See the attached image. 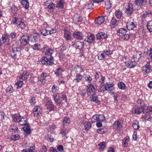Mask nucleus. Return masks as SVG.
I'll use <instances>...</instances> for the list:
<instances>
[{
	"label": "nucleus",
	"mask_w": 152,
	"mask_h": 152,
	"mask_svg": "<svg viewBox=\"0 0 152 152\" xmlns=\"http://www.w3.org/2000/svg\"><path fill=\"white\" fill-rule=\"evenodd\" d=\"M20 49L19 48L17 47L12 48L10 54L14 59H19L23 57V55L19 50Z\"/></svg>",
	"instance_id": "1"
},
{
	"label": "nucleus",
	"mask_w": 152,
	"mask_h": 152,
	"mask_svg": "<svg viewBox=\"0 0 152 152\" xmlns=\"http://www.w3.org/2000/svg\"><path fill=\"white\" fill-rule=\"evenodd\" d=\"M127 31L124 28H121L117 31V34L121 37L124 40H128L129 38V35L126 34Z\"/></svg>",
	"instance_id": "2"
},
{
	"label": "nucleus",
	"mask_w": 152,
	"mask_h": 152,
	"mask_svg": "<svg viewBox=\"0 0 152 152\" xmlns=\"http://www.w3.org/2000/svg\"><path fill=\"white\" fill-rule=\"evenodd\" d=\"M136 9L139 10L146 7L147 1L146 0H134Z\"/></svg>",
	"instance_id": "3"
},
{
	"label": "nucleus",
	"mask_w": 152,
	"mask_h": 152,
	"mask_svg": "<svg viewBox=\"0 0 152 152\" xmlns=\"http://www.w3.org/2000/svg\"><path fill=\"white\" fill-rule=\"evenodd\" d=\"M125 13L126 15L128 16H131L133 13L134 9L132 4L131 3H127L125 6Z\"/></svg>",
	"instance_id": "4"
},
{
	"label": "nucleus",
	"mask_w": 152,
	"mask_h": 152,
	"mask_svg": "<svg viewBox=\"0 0 152 152\" xmlns=\"http://www.w3.org/2000/svg\"><path fill=\"white\" fill-rule=\"evenodd\" d=\"M42 64L51 65L53 64V57L47 58V57H43L40 60Z\"/></svg>",
	"instance_id": "5"
},
{
	"label": "nucleus",
	"mask_w": 152,
	"mask_h": 152,
	"mask_svg": "<svg viewBox=\"0 0 152 152\" xmlns=\"http://www.w3.org/2000/svg\"><path fill=\"white\" fill-rule=\"evenodd\" d=\"M30 75V73L26 71H22L20 72L17 79L24 81L29 78Z\"/></svg>",
	"instance_id": "6"
},
{
	"label": "nucleus",
	"mask_w": 152,
	"mask_h": 152,
	"mask_svg": "<svg viewBox=\"0 0 152 152\" xmlns=\"http://www.w3.org/2000/svg\"><path fill=\"white\" fill-rule=\"evenodd\" d=\"M44 102L45 103V106L50 111L54 109V106L52 104L51 99L48 98H45Z\"/></svg>",
	"instance_id": "7"
},
{
	"label": "nucleus",
	"mask_w": 152,
	"mask_h": 152,
	"mask_svg": "<svg viewBox=\"0 0 152 152\" xmlns=\"http://www.w3.org/2000/svg\"><path fill=\"white\" fill-rule=\"evenodd\" d=\"M87 94L88 96L91 95V93H94L96 91L94 85L91 83L88 84L86 86Z\"/></svg>",
	"instance_id": "8"
},
{
	"label": "nucleus",
	"mask_w": 152,
	"mask_h": 152,
	"mask_svg": "<svg viewBox=\"0 0 152 152\" xmlns=\"http://www.w3.org/2000/svg\"><path fill=\"white\" fill-rule=\"evenodd\" d=\"M42 50L45 55L50 56V57H52V54L54 52V50L53 49L50 48L46 45L44 46L42 49Z\"/></svg>",
	"instance_id": "9"
},
{
	"label": "nucleus",
	"mask_w": 152,
	"mask_h": 152,
	"mask_svg": "<svg viewBox=\"0 0 152 152\" xmlns=\"http://www.w3.org/2000/svg\"><path fill=\"white\" fill-rule=\"evenodd\" d=\"M84 43L83 42H81L79 41L72 42V45L76 49H78L79 50L82 49L84 47Z\"/></svg>",
	"instance_id": "10"
},
{
	"label": "nucleus",
	"mask_w": 152,
	"mask_h": 152,
	"mask_svg": "<svg viewBox=\"0 0 152 152\" xmlns=\"http://www.w3.org/2000/svg\"><path fill=\"white\" fill-rule=\"evenodd\" d=\"M29 38L26 35H23L20 37V41L21 45H26L29 43Z\"/></svg>",
	"instance_id": "11"
},
{
	"label": "nucleus",
	"mask_w": 152,
	"mask_h": 152,
	"mask_svg": "<svg viewBox=\"0 0 152 152\" xmlns=\"http://www.w3.org/2000/svg\"><path fill=\"white\" fill-rule=\"evenodd\" d=\"M122 124L121 121L119 120H116L114 123L113 127L115 130H120L122 128Z\"/></svg>",
	"instance_id": "12"
},
{
	"label": "nucleus",
	"mask_w": 152,
	"mask_h": 152,
	"mask_svg": "<svg viewBox=\"0 0 152 152\" xmlns=\"http://www.w3.org/2000/svg\"><path fill=\"white\" fill-rule=\"evenodd\" d=\"M59 93L54 94L53 95L54 100L55 101L57 105H60V104L62 102V100L61 99Z\"/></svg>",
	"instance_id": "13"
},
{
	"label": "nucleus",
	"mask_w": 152,
	"mask_h": 152,
	"mask_svg": "<svg viewBox=\"0 0 152 152\" xmlns=\"http://www.w3.org/2000/svg\"><path fill=\"white\" fill-rule=\"evenodd\" d=\"M40 107L38 106H35L33 110V113L35 117H37L41 113L42 111Z\"/></svg>",
	"instance_id": "14"
},
{
	"label": "nucleus",
	"mask_w": 152,
	"mask_h": 152,
	"mask_svg": "<svg viewBox=\"0 0 152 152\" xmlns=\"http://www.w3.org/2000/svg\"><path fill=\"white\" fill-rule=\"evenodd\" d=\"M19 124L21 125L27 126L28 123H27V118L25 116H21L18 122Z\"/></svg>",
	"instance_id": "15"
},
{
	"label": "nucleus",
	"mask_w": 152,
	"mask_h": 152,
	"mask_svg": "<svg viewBox=\"0 0 152 152\" xmlns=\"http://www.w3.org/2000/svg\"><path fill=\"white\" fill-rule=\"evenodd\" d=\"M142 53L141 52H136L133 56V58L134 62H138L139 60H141Z\"/></svg>",
	"instance_id": "16"
},
{
	"label": "nucleus",
	"mask_w": 152,
	"mask_h": 152,
	"mask_svg": "<svg viewBox=\"0 0 152 152\" xmlns=\"http://www.w3.org/2000/svg\"><path fill=\"white\" fill-rule=\"evenodd\" d=\"M1 38L3 43H5L7 42L6 45H8L10 43V36L9 34H6L3 35Z\"/></svg>",
	"instance_id": "17"
},
{
	"label": "nucleus",
	"mask_w": 152,
	"mask_h": 152,
	"mask_svg": "<svg viewBox=\"0 0 152 152\" xmlns=\"http://www.w3.org/2000/svg\"><path fill=\"white\" fill-rule=\"evenodd\" d=\"M126 27L128 30H133L136 27V25L134 22L128 21L126 23Z\"/></svg>",
	"instance_id": "18"
},
{
	"label": "nucleus",
	"mask_w": 152,
	"mask_h": 152,
	"mask_svg": "<svg viewBox=\"0 0 152 152\" xmlns=\"http://www.w3.org/2000/svg\"><path fill=\"white\" fill-rule=\"evenodd\" d=\"M73 20L75 24H79L83 21V18L79 15H75L73 17Z\"/></svg>",
	"instance_id": "19"
},
{
	"label": "nucleus",
	"mask_w": 152,
	"mask_h": 152,
	"mask_svg": "<svg viewBox=\"0 0 152 152\" xmlns=\"http://www.w3.org/2000/svg\"><path fill=\"white\" fill-rule=\"evenodd\" d=\"M47 77V74L46 73H42L40 76L38 77V80L44 85L46 83V78Z\"/></svg>",
	"instance_id": "20"
},
{
	"label": "nucleus",
	"mask_w": 152,
	"mask_h": 152,
	"mask_svg": "<svg viewBox=\"0 0 152 152\" xmlns=\"http://www.w3.org/2000/svg\"><path fill=\"white\" fill-rule=\"evenodd\" d=\"M111 27L113 28L118 26L119 23V21L116 20L114 17H113L111 20Z\"/></svg>",
	"instance_id": "21"
},
{
	"label": "nucleus",
	"mask_w": 152,
	"mask_h": 152,
	"mask_svg": "<svg viewBox=\"0 0 152 152\" xmlns=\"http://www.w3.org/2000/svg\"><path fill=\"white\" fill-rule=\"evenodd\" d=\"M126 66L128 68L131 69L134 68L137 65L135 62L132 61H128L125 62Z\"/></svg>",
	"instance_id": "22"
},
{
	"label": "nucleus",
	"mask_w": 152,
	"mask_h": 152,
	"mask_svg": "<svg viewBox=\"0 0 152 152\" xmlns=\"http://www.w3.org/2000/svg\"><path fill=\"white\" fill-rule=\"evenodd\" d=\"M96 38L99 39H106L107 38V35L103 32H99L96 35Z\"/></svg>",
	"instance_id": "23"
},
{
	"label": "nucleus",
	"mask_w": 152,
	"mask_h": 152,
	"mask_svg": "<svg viewBox=\"0 0 152 152\" xmlns=\"http://www.w3.org/2000/svg\"><path fill=\"white\" fill-rule=\"evenodd\" d=\"M12 121L15 122H18L21 117V115L19 113L15 114L12 115Z\"/></svg>",
	"instance_id": "24"
},
{
	"label": "nucleus",
	"mask_w": 152,
	"mask_h": 152,
	"mask_svg": "<svg viewBox=\"0 0 152 152\" xmlns=\"http://www.w3.org/2000/svg\"><path fill=\"white\" fill-rule=\"evenodd\" d=\"M95 39L94 35L92 34H90L87 37V38L85 39V41L89 43H92L94 42Z\"/></svg>",
	"instance_id": "25"
},
{
	"label": "nucleus",
	"mask_w": 152,
	"mask_h": 152,
	"mask_svg": "<svg viewBox=\"0 0 152 152\" xmlns=\"http://www.w3.org/2000/svg\"><path fill=\"white\" fill-rule=\"evenodd\" d=\"M18 23L17 26H19L22 29H24L26 27V24L25 21L23 17Z\"/></svg>",
	"instance_id": "26"
},
{
	"label": "nucleus",
	"mask_w": 152,
	"mask_h": 152,
	"mask_svg": "<svg viewBox=\"0 0 152 152\" xmlns=\"http://www.w3.org/2000/svg\"><path fill=\"white\" fill-rule=\"evenodd\" d=\"M105 17H107V16H102L98 17L95 19L96 23L98 24H101L104 21Z\"/></svg>",
	"instance_id": "27"
},
{
	"label": "nucleus",
	"mask_w": 152,
	"mask_h": 152,
	"mask_svg": "<svg viewBox=\"0 0 152 152\" xmlns=\"http://www.w3.org/2000/svg\"><path fill=\"white\" fill-rule=\"evenodd\" d=\"M103 117L102 115L96 114L95 115L93 116L91 118V122L92 123H94L98 121L99 120L102 118Z\"/></svg>",
	"instance_id": "28"
},
{
	"label": "nucleus",
	"mask_w": 152,
	"mask_h": 152,
	"mask_svg": "<svg viewBox=\"0 0 152 152\" xmlns=\"http://www.w3.org/2000/svg\"><path fill=\"white\" fill-rule=\"evenodd\" d=\"M69 128H65L64 126L62 127L60 130V134L64 136H66L69 132Z\"/></svg>",
	"instance_id": "29"
},
{
	"label": "nucleus",
	"mask_w": 152,
	"mask_h": 152,
	"mask_svg": "<svg viewBox=\"0 0 152 152\" xmlns=\"http://www.w3.org/2000/svg\"><path fill=\"white\" fill-rule=\"evenodd\" d=\"M98 96L96 94L94 93L91 95L90 97L91 101L95 102L96 103L100 102V101L98 99Z\"/></svg>",
	"instance_id": "30"
},
{
	"label": "nucleus",
	"mask_w": 152,
	"mask_h": 152,
	"mask_svg": "<svg viewBox=\"0 0 152 152\" xmlns=\"http://www.w3.org/2000/svg\"><path fill=\"white\" fill-rule=\"evenodd\" d=\"M115 16L118 19H120L123 16L122 11L120 9L116 10L114 13Z\"/></svg>",
	"instance_id": "31"
},
{
	"label": "nucleus",
	"mask_w": 152,
	"mask_h": 152,
	"mask_svg": "<svg viewBox=\"0 0 152 152\" xmlns=\"http://www.w3.org/2000/svg\"><path fill=\"white\" fill-rule=\"evenodd\" d=\"M144 108L140 107H135L133 110V112L135 114H139L142 112H143Z\"/></svg>",
	"instance_id": "32"
},
{
	"label": "nucleus",
	"mask_w": 152,
	"mask_h": 152,
	"mask_svg": "<svg viewBox=\"0 0 152 152\" xmlns=\"http://www.w3.org/2000/svg\"><path fill=\"white\" fill-rule=\"evenodd\" d=\"M64 38L66 41L71 39L72 37L71 33L69 31L66 30L64 31Z\"/></svg>",
	"instance_id": "33"
},
{
	"label": "nucleus",
	"mask_w": 152,
	"mask_h": 152,
	"mask_svg": "<svg viewBox=\"0 0 152 152\" xmlns=\"http://www.w3.org/2000/svg\"><path fill=\"white\" fill-rule=\"evenodd\" d=\"M73 35L75 38L78 39H81L83 38V34L81 32L75 31Z\"/></svg>",
	"instance_id": "34"
},
{
	"label": "nucleus",
	"mask_w": 152,
	"mask_h": 152,
	"mask_svg": "<svg viewBox=\"0 0 152 152\" xmlns=\"http://www.w3.org/2000/svg\"><path fill=\"white\" fill-rule=\"evenodd\" d=\"M22 18V17H14L12 18V23L16 26H17L18 24L19 23H19L20 21Z\"/></svg>",
	"instance_id": "35"
},
{
	"label": "nucleus",
	"mask_w": 152,
	"mask_h": 152,
	"mask_svg": "<svg viewBox=\"0 0 152 152\" xmlns=\"http://www.w3.org/2000/svg\"><path fill=\"white\" fill-rule=\"evenodd\" d=\"M21 4L26 9H28L29 7V2L28 0H22Z\"/></svg>",
	"instance_id": "36"
},
{
	"label": "nucleus",
	"mask_w": 152,
	"mask_h": 152,
	"mask_svg": "<svg viewBox=\"0 0 152 152\" xmlns=\"http://www.w3.org/2000/svg\"><path fill=\"white\" fill-rule=\"evenodd\" d=\"M144 54H146L147 58L152 59V49L151 48H149L148 49L146 53L145 52Z\"/></svg>",
	"instance_id": "37"
},
{
	"label": "nucleus",
	"mask_w": 152,
	"mask_h": 152,
	"mask_svg": "<svg viewBox=\"0 0 152 152\" xmlns=\"http://www.w3.org/2000/svg\"><path fill=\"white\" fill-rule=\"evenodd\" d=\"M56 6L54 4L51 3L48 6V11L50 13H52L53 10L55 8Z\"/></svg>",
	"instance_id": "38"
},
{
	"label": "nucleus",
	"mask_w": 152,
	"mask_h": 152,
	"mask_svg": "<svg viewBox=\"0 0 152 152\" xmlns=\"http://www.w3.org/2000/svg\"><path fill=\"white\" fill-rule=\"evenodd\" d=\"M83 79L82 75L79 73H77L76 74L75 78V80L77 83H79Z\"/></svg>",
	"instance_id": "39"
},
{
	"label": "nucleus",
	"mask_w": 152,
	"mask_h": 152,
	"mask_svg": "<svg viewBox=\"0 0 152 152\" xmlns=\"http://www.w3.org/2000/svg\"><path fill=\"white\" fill-rule=\"evenodd\" d=\"M64 0H61L57 3L56 7H58L61 8H63L64 7Z\"/></svg>",
	"instance_id": "40"
},
{
	"label": "nucleus",
	"mask_w": 152,
	"mask_h": 152,
	"mask_svg": "<svg viewBox=\"0 0 152 152\" xmlns=\"http://www.w3.org/2000/svg\"><path fill=\"white\" fill-rule=\"evenodd\" d=\"M152 113V107L151 106H145L144 108L143 113Z\"/></svg>",
	"instance_id": "41"
},
{
	"label": "nucleus",
	"mask_w": 152,
	"mask_h": 152,
	"mask_svg": "<svg viewBox=\"0 0 152 152\" xmlns=\"http://www.w3.org/2000/svg\"><path fill=\"white\" fill-rule=\"evenodd\" d=\"M151 113H143V115L142 116V118L143 119L145 120H148L149 119H151Z\"/></svg>",
	"instance_id": "42"
},
{
	"label": "nucleus",
	"mask_w": 152,
	"mask_h": 152,
	"mask_svg": "<svg viewBox=\"0 0 152 152\" xmlns=\"http://www.w3.org/2000/svg\"><path fill=\"white\" fill-rule=\"evenodd\" d=\"M63 71V69L60 67H59L56 69L55 73L57 76H58L62 74V73Z\"/></svg>",
	"instance_id": "43"
},
{
	"label": "nucleus",
	"mask_w": 152,
	"mask_h": 152,
	"mask_svg": "<svg viewBox=\"0 0 152 152\" xmlns=\"http://www.w3.org/2000/svg\"><path fill=\"white\" fill-rule=\"evenodd\" d=\"M106 145V143L105 142H102L99 144L98 148L100 151H103Z\"/></svg>",
	"instance_id": "44"
},
{
	"label": "nucleus",
	"mask_w": 152,
	"mask_h": 152,
	"mask_svg": "<svg viewBox=\"0 0 152 152\" xmlns=\"http://www.w3.org/2000/svg\"><path fill=\"white\" fill-rule=\"evenodd\" d=\"M129 138L128 137L126 138L123 140L122 145L123 147H126L128 146L129 142Z\"/></svg>",
	"instance_id": "45"
},
{
	"label": "nucleus",
	"mask_w": 152,
	"mask_h": 152,
	"mask_svg": "<svg viewBox=\"0 0 152 152\" xmlns=\"http://www.w3.org/2000/svg\"><path fill=\"white\" fill-rule=\"evenodd\" d=\"M19 131L17 126L15 125H13L11 126V128L10 129V131L11 132H14L15 133H17Z\"/></svg>",
	"instance_id": "46"
},
{
	"label": "nucleus",
	"mask_w": 152,
	"mask_h": 152,
	"mask_svg": "<svg viewBox=\"0 0 152 152\" xmlns=\"http://www.w3.org/2000/svg\"><path fill=\"white\" fill-rule=\"evenodd\" d=\"M70 122V119L67 117H65L63 120V124L64 126H66Z\"/></svg>",
	"instance_id": "47"
},
{
	"label": "nucleus",
	"mask_w": 152,
	"mask_h": 152,
	"mask_svg": "<svg viewBox=\"0 0 152 152\" xmlns=\"http://www.w3.org/2000/svg\"><path fill=\"white\" fill-rule=\"evenodd\" d=\"M147 27L148 29L150 32H152V20L148 22Z\"/></svg>",
	"instance_id": "48"
},
{
	"label": "nucleus",
	"mask_w": 152,
	"mask_h": 152,
	"mask_svg": "<svg viewBox=\"0 0 152 152\" xmlns=\"http://www.w3.org/2000/svg\"><path fill=\"white\" fill-rule=\"evenodd\" d=\"M84 77L88 83L91 84L92 80V78L89 75H84Z\"/></svg>",
	"instance_id": "49"
},
{
	"label": "nucleus",
	"mask_w": 152,
	"mask_h": 152,
	"mask_svg": "<svg viewBox=\"0 0 152 152\" xmlns=\"http://www.w3.org/2000/svg\"><path fill=\"white\" fill-rule=\"evenodd\" d=\"M137 103L140 107H142L143 108H144L146 106H145L144 101L141 99H138L137 101Z\"/></svg>",
	"instance_id": "50"
},
{
	"label": "nucleus",
	"mask_w": 152,
	"mask_h": 152,
	"mask_svg": "<svg viewBox=\"0 0 152 152\" xmlns=\"http://www.w3.org/2000/svg\"><path fill=\"white\" fill-rule=\"evenodd\" d=\"M17 82L16 83V85L17 86V88H21L22 87L24 83L23 82L22 80H18Z\"/></svg>",
	"instance_id": "51"
},
{
	"label": "nucleus",
	"mask_w": 152,
	"mask_h": 152,
	"mask_svg": "<svg viewBox=\"0 0 152 152\" xmlns=\"http://www.w3.org/2000/svg\"><path fill=\"white\" fill-rule=\"evenodd\" d=\"M112 4L109 0H107L105 1V7L107 9H110L111 7Z\"/></svg>",
	"instance_id": "52"
},
{
	"label": "nucleus",
	"mask_w": 152,
	"mask_h": 152,
	"mask_svg": "<svg viewBox=\"0 0 152 152\" xmlns=\"http://www.w3.org/2000/svg\"><path fill=\"white\" fill-rule=\"evenodd\" d=\"M104 53V55L106 57L111 55L113 53V50H105L103 51Z\"/></svg>",
	"instance_id": "53"
},
{
	"label": "nucleus",
	"mask_w": 152,
	"mask_h": 152,
	"mask_svg": "<svg viewBox=\"0 0 152 152\" xmlns=\"http://www.w3.org/2000/svg\"><path fill=\"white\" fill-rule=\"evenodd\" d=\"M32 48L34 50H39L41 48L40 45L38 43H36L31 46Z\"/></svg>",
	"instance_id": "54"
},
{
	"label": "nucleus",
	"mask_w": 152,
	"mask_h": 152,
	"mask_svg": "<svg viewBox=\"0 0 152 152\" xmlns=\"http://www.w3.org/2000/svg\"><path fill=\"white\" fill-rule=\"evenodd\" d=\"M23 129L26 134H28L30 133L31 130L28 126V124H27V126H25L24 127H23Z\"/></svg>",
	"instance_id": "55"
},
{
	"label": "nucleus",
	"mask_w": 152,
	"mask_h": 152,
	"mask_svg": "<svg viewBox=\"0 0 152 152\" xmlns=\"http://www.w3.org/2000/svg\"><path fill=\"white\" fill-rule=\"evenodd\" d=\"M118 86L120 89L121 90H124L125 89L126 86L123 82H121L118 83Z\"/></svg>",
	"instance_id": "56"
},
{
	"label": "nucleus",
	"mask_w": 152,
	"mask_h": 152,
	"mask_svg": "<svg viewBox=\"0 0 152 152\" xmlns=\"http://www.w3.org/2000/svg\"><path fill=\"white\" fill-rule=\"evenodd\" d=\"M132 127L135 129H137L139 128V123L137 121H135L132 124Z\"/></svg>",
	"instance_id": "57"
},
{
	"label": "nucleus",
	"mask_w": 152,
	"mask_h": 152,
	"mask_svg": "<svg viewBox=\"0 0 152 152\" xmlns=\"http://www.w3.org/2000/svg\"><path fill=\"white\" fill-rule=\"evenodd\" d=\"M84 126L85 129L86 131H87L91 127V123L88 122H85L84 123Z\"/></svg>",
	"instance_id": "58"
},
{
	"label": "nucleus",
	"mask_w": 152,
	"mask_h": 152,
	"mask_svg": "<svg viewBox=\"0 0 152 152\" xmlns=\"http://www.w3.org/2000/svg\"><path fill=\"white\" fill-rule=\"evenodd\" d=\"M20 138V136L18 134L13 135L11 136V138L14 141L19 140Z\"/></svg>",
	"instance_id": "59"
},
{
	"label": "nucleus",
	"mask_w": 152,
	"mask_h": 152,
	"mask_svg": "<svg viewBox=\"0 0 152 152\" xmlns=\"http://www.w3.org/2000/svg\"><path fill=\"white\" fill-rule=\"evenodd\" d=\"M151 71V69L145 67V69H143L142 70L143 73L144 75H146L148 74Z\"/></svg>",
	"instance_id": "60"
},
{
	"label": "nucleus",
	"mask_w": 152,
	"mask_h": 152,
	"mask_svg": "<svg viewBox=\"0 0 152 152\" xmlns=\"http://www.w3.org/2000/svg\"><path fill=\"white\" fill-rule=\"evenodd\" d=\"M30 103L31 105H34L36 102V100L34 96H32L30 100Z\"/></svg>",
	"instance_id": "61"
},
{
	"label": "nucleus",
	"mask_w": 152,
	"mask_h": 152,
	"mask_svg": "<svg viewBox=\"0 0 152 152\" xmlns=\"http://www.w3.org/2000/svg\"><path fill=\"white\" fill-rule=\"evenodd\" d=\"M66 81L65 77H61L58 80V82L60 83L64 84Z\"/></svg>",
	"instance_id": "62"
},
{
	"label": "nucleus",
	"mask_w": 152,
	"mask_h": 152,
	"mask_svg": "<svg viewBox=\"0 0 152 152\" xmlns=\"http://www.w3.org/2000/svg\"><path fill=\"white\" fill-rule=\"evenodd\" d=\"M113 94L114 95V101L116 103H118V100H117L118 97L119 96V94L118 93L115 92H113Z\"/></svg>",
	"instance_id": "63"
},
{
	"label": "nucleus",
	"mask_w": 152,
	"mask_h": 152,
	"mask_svg": "<svg viewBox=\"0 0 152 152\" xmlns=\"http://www.w3.org/2000/svg\"><path fill=\"white\" fill-rule=\"evenodd\" d=\"M6 91L7 92L12 93L14 91V89L12 86L11 85H10L7 88Z\"/></svg>",
	"instance_id": "64"
}]
</instances>
